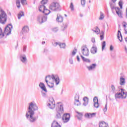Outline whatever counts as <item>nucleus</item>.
Segmentation results:
<instances>
[{
	"instance_id": "338daca9",
	"label": "nucleus",
	"mask_w": 127,
	"mask_h": 127,
	"mask_svg": "<svg viewBox=\"0 0 127 127\" xmlns=\"http://www.w3.org/2000/svg\"><path fill=\"white\" fill-rule=\"evenodd\" d=\"M123 23H125V24H127V22H123Z\"/></svg>"
},
{
	"instance_id": "ddd939ff",
	"label": "nucleus",
	"mask_w": 127,
	"mask_h": 127,
	"mask_svg": "<svg viewBox=\"0 0 127 127\" xmlns=\"http://www.w3.org/2000/svg\"><path fill=\"white\" fill-rule=\"evenodd\" d=\"M20 59L21 63H23V64H27V58L25 55H21L20 56Z\"/></svg>"
},
{
	"instance_id": "6e6552de",
	"label": "nucleus",
	"mask_w": 127,
	"mask_h": 127,
	"mask_svg": "<svg viewBox=\"0 0 127 127\" xmlns=\"http://www.w3.org/2000/svg\"><path fill=\"white\" fill-rule=\"evenodd\" d=\"M12 28V24H8L4 29V33L6 35H9L11 33V29Z\"/></svg>"
},
{
	"instance_id": "e2e57ef3",
	"label": "nucleus",
	"mask_w": 127,
	"mask_h": 127,
	"mask_svg": "<svg viewBox=\"0 0 127 127\" xmlns=\"http://www.w3.org/2000/svg\"><path fill=\"white\" fill-rule=\"evenodd\" d=\"M112 2H116L117 1V0H111Z\"/></svg>"
},
{
	"instance_id": "6e6d98bb",
	"label": "nucleus",
	"mask_w": 127,
	"mask_h": 127,
	"mask_svg": "<svg viewBox=\"0 0 127 127\" xmlns=\"http://www.w3.org/2000/svg\"><path fill=\"white\" fill-rule=\"evenodd\" d=\"M76 58H77L78 62H80V57H79V56H77Z\"/></svg>"
},
{
	"instance_id": "cd10ccee",
	"label": "nucleus",
	"mask_w": 127,
	"mask_h": 127,
	"mask_svg": "<svg viewBox=\"0 0 127 127\" xmlns=\"http://www.w3.org/2000/svg\"><path fill=\"white\" fill-rule=\"evenodd\" d=\"M22 30L24 32H28V31H29V28H28L27 26H25L22 28Z\"/></svg>"
},
{
	"instance_id": "e433bc0d",
	"label": "nucleus",
	"mask_w": 127,
	"mask_h": 127,
	"mask_svg": "<svg viewBox=\"0 0 127 127\" xmlns=\"http://www.w3.org/2000/svg\"><path fill=\"white\" fill-rule=\"evenodd\" d=\"M0 36H1L0 38H2L4 36V33H2V30L1 28H0Z\"/></svg>"
},
{
	"instance_id": "bf43d9fd",
	"label": "nucleus",
	"mask_w": 127,
	"mask_h": 127,
	"mask_svg": "<svg viewBox=\"0 0 127 127\" xmlns=\"http://www.w3.org/2000/svg\"><path fill=\"white\" fill-rule=\"evenodd\" d=\"M127 24H126L123 25V27L125 28H125H127Z\"/></svg>"
},
{
	"instance_id": "ea45409f",
	"label": "nucleus",
	"mask_w": 127,
	"mask_h": 127,
	"mask_svg": "<svg viewBox=\"0 0 127 127\" xmlns=\"http://www.w3.org/2000/svg\"><path fill=\"white\" fill-rule=\"evenodd\" d=\"M104 31H102L101 32V35H100V40H104Z\"/></svg>"
},
{
	"instance_id": "b1692460",
	"label": "nucleus",
	"mask_w": 127,
	"mask_h": 127,
	"mask_svg": "<svg viewBox=\"0 0 127 127\" xmlns=\"http://www.w3.org/2000/svg\"><path fill=\"white\" fill-rule=\"evenodd\" d=\"M126 84V79L123 77H120V85L124 86Z\"/></svg>"
},
{
	"instance_id": "f3484780",
	"label": "nucleus",
	"mask_w": 127,
	"mask_h": 127,
	"mask_svg": "<svg viewBox=\"0 0 127 127\" xmlns=\"http://www.w3.org/2000/svg\"><path fill=\"white\" fill-rule=\"evenodd\" d=\"M63 16H62V15L59 13L57 14V21H58V22H63Z\"/></svg>"
},
{
	"instance_id": "72a5a7b5",
	"label": "nucleus",
	"mask_w": 127,
	"mask_h": 127,
	"mask_svg": "<svg viewBox=\"0 0 127 127\" xmlns=\"http://www.w3.org/2000/svg\"><path fill=\"white\" fill-rule=\"evenodd\" d=\"M99 127H107V124L105 122H102L99 125Z\"/></svg>"
},
{
	"instance_id": "7c9ffc66",
	"label": "nucleus",
	"mask_w": 127,
	"mask_h": 127,
	"mask_svg": "<svg viewBox=\"0 0 127 127\" xmlns=\"http://www.w3.org/2000/svg\"><path fill=\"white\" fill-rule=\"evenodd\" d=\"M92 31H94V32H95L97 34H99V33H100V28L98 27H96L95 30L93 29Z\"/></svg>"
},
{
	"instance_id": "6ab92c4d",
	"label": "nucleus",
	"mask_w": 127,
	"mask_h": 127,
	"mask_svg": "<svg viewBox=\"0 0 127 127\" xmlns=\"http://www.w3.org/2000/svg\"><path fill=\"white\" fill-rule=\"evenodd\" d=\"M40 88L43 90V91H44L46 93H47V89H46V87H45V85L44 83L41 82L39 85Z\"/></svg>"
},
{
	"instance_id": "c03bdc74",
	"label": "nucleus",
	"mask_w": 127,
	"mask_h": 127,
	"mask_svg": "<svg viewBox=\"0 0 127 127\" xmlns=\"http://www.w3.org/2000/svg\"><path fill=\"white\" fill-rule=\"evenodd\" d=\"M104 17H105V16H104V14L102 12H100V16L99 17V19L102 20V19H104Z\"/></svg>"
},
{
	"instance_id": "473e14b6",
	"label": "nucleus",
	"mask_w": 127,
	"mask_h": 127,
	"mask_svg": "<svg viewBox=\"0 0 127 127\" xmlns=\"http://www.w3.org/2000/svg\"><path fill=\"white\" fill-rule=\"evenodd\" d=\"M67 27H68V24L65 23L64 25H63L62 26V28H63L62 29L63 31H64L66 29V28H67Z\"/></svg>"
},
{
	"instance_id": "13d9d810",
	"label": "nucleus",
	"mask_w": 127,
	"mask_h": 127,
	"mask_svg": "<svg viewBox=\"0 0 127 127\" xmlns=\"http://www.w3.org/2000/svg\"><path fill=\"white\" fill-rule=\"evenodd\" d=\"M26 51V46H24L23 47V52H25Z\"/></svg>"
},
{
	"instance_id": "3c124183",
	"label": "nucleus",
	"mask_w": 127,
	"mask_h": 127,
	"mask_svg": "<svg viewBox=\"0 0 127 127\" xmlns=\"http://www.w3.org/2000/svg\"><path fill=\"white\" fill-rule=\"evenodd\" d=\"M42 97H43L44 98H46V97H47V94H46V93H43L42 94Z\"/></svg>"
},
{
	"instance_id": "c9c22d12",
	"label": "nucleus",
	"mask_w": 127,
	"mask_h": 127,
	"mask_svg": "<svg viewBox=\"0 0 127 127\" xmlns=\"http://www.w3.org/2000/svg\"><path fill=\"white\" fill-rule=\"evenodd\" d=\"M106 47V41H103L102 45V50L104 51V49Z\"/></svg>"
},
{
	"instance_id": "f704fd0d",
	"label": "nucleus",
	"mask_w": 127,
	"mask_h": 127,
	"mask_svg": "<svg viewBox=\"0 0 127 127\" xmlns=\"http://www.w3.org/2000/svg\"><path fill=\"white\" fill-rule=\"evenodd\" d=\"M21 0V3L22 4V5H26L27 4V1L26 0Z\"/></svg>"
},
{
	"instance_id": "37998d69",
	"label": "nucleus",
	"mask_w": 127,
	"mask_h": 127,
	"mask_svg": "<svg viewBox=\"0 0 127 127\" xmlns=\"http://www.w3.org/2000/svg\"><path fill=\"white\" fill-rule=\"evenodd\" d=\"M48 2V0H42L41 1V4H46Z\"/></svg>"
},
{
	"instance_id": "a18cd8bd",
	"label": "nucleus",
	"mask_w": 127,
	"mask_h": 127,
	"mask_svg": "<svg viewBox=\"0 0 127 127\" xmlns=\"http://www.w3.org/2000/svg\"><path fill=\"white\" fill-rule=\"evenodd\" d=\"M111 89H112V91L113 92V93H115V92H116V87H115V85H111Z\"/></svg>"
},
{
	"instance_id": "9d476101",
	"label": "nucleus",
	"mask_w": 127,
	"mask_h": 127,
	"mask_svg": "<svg viewBox=\"0 0 127 127\" xmlns=\"http://www.w3.org/2000/svg\"><path fill=\"white\" fill-rule=\"evenodd\" d=\"M81 53H82L84 56H89V49L87 47V46H83L81 48Z\"/></svg>"
},
{
	"instance_id": "c85d7f7f",
	"label": "nucleus",
	"mask_w": 127,
	"mask_h": 127,
	"mask_svg": "<svg viewBox=\"0 0 127 127\" xmlns=\"http://www.w3.org/2000/svg\"><path fill=\"white\" fill-rule=\"evenodd\" d=\"M23 15H24V13L23 12V11H20V12L18 14V19H20V18H21V16H23Z\"/></svg>"
},
{
	"instance_id": "de8ad7c7",
	"label": "nucleus",
	"mask_w": 127,
	"mask_h": 127,
	"mask_svg": "<svg viewBox=\"0 0 127 127\" xmlns=\"http://www.w3.org/2000/svg\"><path fill=\"white\" fill-rule=\"evenodd\" d=\"M108 110V104L106 103L104 109H103L104 112H107V110Z\"/></svg>"
},
{
	"instance_id": "1a4fd4ad",
	"label": "nucleus",
	"mask_w": 127,
	"mask_h": 127,
	"mask_svg": "<svg viewBox=\"0 0 127 127\" xmlns=\"http://www.w3.org/2000/svg\"><path fill=\"white\" fill-rule=\"evenodd\" d=\"M47 106L51 109V110H53L55 108V101L54 99L52 98V99H50L49 101L47 102Z\"/></svg>"
},
{
	"instance_id": "58836bf2",
	"label": "nucleus",
	"mask_w": 127,
	"mask_h": 127,
	"mask_svg": "<svg viewBox=\"0 0 127 127\" xmlns=\"http://www.w3.org/2000/svg\"><path fill=\"white\" fill-rule=\"evenodd\" d=\"M69 7L70 8L71 10L72 11H74V5L73 4V3H72V2H71V3H70Z\"/></svg>"
},
{
	"instance_id": "c756f323",
	"label": "nucleus",
	"mask_w": 127,
	"mask_h": 127,
	"mask_svg": "<svg viewBox=\"0 0 127 127\" xmlns=\"http://www.w3.org/2000/svg\"><path fill=\"white\" fill-rule=\"evenodd\" d=\"M74 99L75 101L74 104L75 105V106H80V105H81V103H80L79 99H76V96H75Z\"/></svg>"
},
{
	"instance_id": "a878e982",
	"label": "nucleus",
	"mask_w": 127,
	"mask_h": 127,
	"mask_svg": "<svg viewBox=\"0 0 127 127\" xmlns=\"http://www.w3.org/2000/svg\"><path fill=\"white\" fill-rule=\"evenodd\" d=\"M46 8V6L45 5L42 4L40 5L39 7V10L41 11V12H43V10H44Z\"/></svg>"
},
{
	"instance_id": "052dcab7",
	"label": "nucleus",
	"mask_w": 127,
	"mask_h": 127,
	"mask_svg": "<svg viewBox=\"0 0 127 127\" xmlns=\"http://www.w3.org/2000/svg\"><path fill=\"white\" fill-rule=\"evenodd\" d=\"M48 51V50H47V49H45L44 50V53H46Z\"/></svg>"
},
{
	"instance_id": "4d7b16f0",
	"label": "nucleus",
	"mask_w": 127,
	"mask_h": 127,
	"mask_svg": "<svg viewBox=\"0 0 127 127\" xmlns=\"http://www.w3.org/2000/svg\"><path fill=\"white\" fill-rule=\"evenodd\" d=\"M82 117L77 116V119L79 121H81V120H82Z\"/></svg>"
},
{
	"instance_id": "dca6fc26",
	"label": "nucleus",
	"mask_w": 127,
	"mask_h": 127,
	"mask_svg": "<svg viewBox=\"0 0 127 127\" xmlns=\"http://www.w3.org/2000/svg\"><path fill=\"white\" fill-rule=\"evenodd\" d=\"M55 44L56 46L59 45L60 48H63V49H65L66 48V44L64 43L56 42Z\"/></svg>"
},
{
	"instance_id": "2f4dec72",
	"label": "nucleus",
	"mask_w": 127,
	"mask_h": 127,
	"mask_svg": "<svg viewBox=\"0 0 127 127\" xmlns=\"http://www.w3.org/2000/svg\"><path fill=\"white\" fill-rule=\"evenodd\" d=\"M16 5L18 8H20V0H16Z\"/></svg>"
},
{
	"instance_id": "20e7f679",
	"label": "nucleus",
	"mask_w": 127,
	"mask_h": 127,
	"mask_svg": "<svg viewBox=\"0 0 127 127\" xmlns=\"http://www.w3.org/2000/svg\"><path fill=\"white\" fill-rule=\"evenodd\" d=\"M7 20V15L6 13L0 8V23L1 24H4Z\"/></svg>"
},
{
	"instance_id": "a19ab883",
	"label": "nucleus",
	"mask_w": 127,
	"mask_h": 127,
	"mask_svg": "<svg viewBox=\"0 0 127 127\" xmlns=\"http://www.w3.org/2000/svg\"><path fill=\"white\" fill-rule=\"evenodd\" d=\"M77 53V49L74 48V50L72 52V56H75Z\"/></svg>"
},
{
	"instance_id": "79ce46f5",
	"label": "nucleus",
	"mask_w": 127,
	"mask_h": 127,
	"mask_svg": "<svg viewBox=\"0 0 127 127\" xmlns=\"http://www.w3.org/2000/svg\"><path fill=\"white\" fill-rule=\"evenodd\" d=\"M119 5L120 6V8H123V0H120L119 2Z\"/></svg>"
},
{
	"instance_id": "bb28decb",
	"label": "nucleus",
	"mask_w": 127,
	"mask_h": 127,
	"mask_svg": "<svg viewBox=\"0 0 127 127\" xmlns=\"http://www.w3.org/2000/svg\"><path fill=\"white\" fill-rule=\"evenodd\" d=\"M50 12H51L50 10H49L46 8H45V9L43 11V13H44L45 14V15H48V14H49V13H50Z\"/></svg>"
},
{
	"instance_id": "412c9836",
	"label": "nucleus",
	"mask_w": 127,
	"mask_h": 127,
	"mask_svg": "<svg viewBox=\"0 0 127 127\" xmlns=\"http://www.w3.org/2000/svg\"><path fill=\"white\" fill-rule=\"evenodd\" d=\"M51 127H61V126L56 121H54L52 123Z\"/></svg>"
},
{
	"instance_id": "4be33fe9",
	"label": "nucleus",
	"mask_w": 127,
	"mask_h": 127,
	"mask_svg": "<svg viewBox=\"0 0 127 127\" xmlns=\"http://www.w3.org/2000/svg\"><path fill=\"white\" fill-rule=\"evenodd\" d=\"M83 106H84V107H86L89 104V98L87 97H85L83 98Z\"/></svg>"
},
{
	"instance_id": "69168bd1",
	"label": "nucleus",
	"mask_w": 127,
	"mask_h": 127,
	"mask_svg": "<svg viewBox=\"0 0 127 127\" xmlns=\"http://www.w3.org/2000/svg\"><path fill=\"white\" fill-rule=\"evenodd\" d=\"M42 44H45V41L42 42Z\"/></svg>"
},
{
	"instance_id": "4468645a",
	"label": "nucleus",
	"mask_w": 127,
	"mask_h": 127,
	"mask_svg": "<svg viewBox=\"0 0 127 127\" xmlns=\"http://www.w3.org/2000/svg\"><path fill=\"white\" fill-rule=\"evenodd\" d=\"M93 102L94 107L98 109V108H99V107L100 106V105L99 104V100L98 99V97H94V98H93Z\"/></svg>"
},
{
	"instance_id": "09e8293b",
	"label": "nucleus",
	"mask_w": 127,
	"mask_h": 127,
	"mask_svg": "<svg viewBox=\"0 0 127 127\" xmlns=\"http://www.w3.org/2000/svg\"><path fill=\"white\" fill-rule=\"evenodd\" d=\"M76 113L77 114V115H79L78 117H83V113H80L79 112H77Z\"/></svg>"
},
{
	"instance_id": "f8f14e48",
	"label": "nucleus",
	"mask_w": 127,
	"mask_h": 127,
	"mask_svg": "<svg viewBox=\"0 0 127 127\" xmlns=\"http://www.w3.org/2000/svg\"><path fill=\"white\" fill-rule=\"evenodd\" d=\"M47 20V16L40 15L38 17V21H39V23H43V22H45Z\"/></svg>"
},
{
	"instance_id": "9b49d317",
	"label": "nucleus",
	"mask_w": 127,
	"mask_h": 127,
	"mask_svg": "<svg viewBox=\"0 0 127 127\" xmlns=\"http://www.w3.org/2000/svg\"><path fill=\"white\" fill-rule=\"evenodd\" d=\"M70 118H71L70 114L65 113L64 114L63 116V117H62L63 121L64 124H66V123H68L69 121H70Z\"/></svg>"
},
{
	"instance_id": "f03ea898",
	"label": "nucleus",
	"mask_w": 127,
	"mask_h": 127,
	"mask_svg": "<svg viewBox=\"0 0 127 127\" xmlns=\"http://www.w3.org/2000/svg\"><path fill=\"white\" fill-rule=\"evenodd\" d=\"M119 92L115 94V98L116 101L120 99H126L127 97V92L125 91V89L121 88L119 89Z\"/></svg>"
},
{
	"instance_id": "0eeeda50",
	"label": "nucleus",
	"mask_w": 127,
	"mask_h": 127,
	"mask_svg": "<svg viewBox=\"0 0 127 127\" xmlns=\"http://www.w3.org/2000/svg\"><path fill=\"white\" fill-rule=\"evenodd\" d=\"M57 113L56 116V119H61V115L64 113V109L63 108V105L62 104L58 105V107L56 108Z\"/></svg>"
},
{
	"instance_id": "f257e3e1",
	"label": "nucleus",
	"mask_w": 127,
	"mask_h": 127,
	"mask_svg": "<svg viewBox=\"0 0 127 127\" xmlns=\"http://www.w3.org/2000/svg\"><path fill=\"white\" fill-rule=\"evenodd\" d=\"M35 111H38V107H37L36 104L34 102L29 103V107L25 116L27 120H28L30 123H35L36 121V117H33Z\"/></svg>"
},
{
	"instance_id": "a211bd4d",
	"label": "nucleus",
	"mask_w": 127,
	"mask_h": 127,
	"mask_svg": "<svg viewBox=\"0 0 127 127\" xmlns=\"http://www.w3.org/2000/svg\"><path fill=\"white\" fill-rule=\"evenodd\" d=\"M96 67H97V64H93L90 66H87V68L89 71H92V70L96 69Z\"/></svg>"
},
{
	"instance_id": "7ed1b4c3",
	"label": "nucleus",
	"mask_w": 127,
	"mask_h": 127,
	"mask_svg": "<svg viewBox=\"0 0 127 127\" xmlns=\"http://www.w3.org/2000/svg\"><path fill=\"white\" fill-rule=\"evenodd\" d=\"M49 8L52 11H61L60 4L57 2H52L49 6Z\"/></svg>"
},
{
	"instance_id": "0e129e2a",
	"label": "nucleus",
	"mask_w": 127,
	"mask_h": 127,
	"mask_svg": "<svg viewBox=\"0 0 127 127\" xmlns=\"http://www.w3.org/2000/svg\"><path fill=\"white\" fill-rule=\"evenodd\" d=\"M80 17H83V14H80Z\"/></svg>"
},
{
	"instance_id": "774afa93",
	"label": "nucleus",
	"mask_w": 127,
	"mask_h": 127,
	"mask_svg": "<svg viewBox=\"0 0 127 127\" xmlns=\"http://www.w3.org/2000/svg\"><path fill=\"white\" fill-rule=\"evenodd\" d=\"M89 3H91V0H89Z\"/></svg>"
},
{
	"instance_id": "39448f33",
	"label": "nucleus",
	"mask_w": 127,
	"mask_h": 127,
	"mask_svg": "<svg viewBox=\"0 0 127 127\" xmlns=\"http://www.w3.org/2000/svg\"><path fill=\"white\" fill-rule=\"evenodd\" d=\"M51 79L54 80V81H55L56 85H59V84L60 83V79L59 78V76H58V75L54 76L53 74L46 76V83H48V80H51Z\"/></svg>"
},
{
	"instance_id": "603ef678",
	"label": "nucleus",
	"mask_w": 127,
	"mask_h": 127,
	"mask_svg": "<svg viewBox=\"0 0 127 127\" xmlns=\"http://www.w3.org/2000/svg\"><path fill=\"white\" fill-rule=\"evenodd\" d=\"M91 41L92 43H96V40L95 39V38H92L91 39Z\"/></svg>"
},
{
	"instance_id": "aec40b11",
	"label": "nucleus",
	"mask_w": 127,
	"mask_h": 127,
	"mask_svg": "<svg viewBox=\"0 0 127 127\" xmlns=\"http://www.w3.org/2000/svg\"><path fill=\"white\" fill-rule=\"evenodd\" d=\"M90 52L92 54H96V53H97V47L95 46V45H94L91 48Z\"/></svg>"
},
{
	"instance_id": "4c0bfd02",
	"label": "nucleus",
	"mask_w": 127,
	"mask_h": 127,
	"mask_svg": "<svg viewBox=\"0 0 127 127\" xmlns=\"http://www.w3.org/2000/svg\"><path fill=\"white\" fill-rule=\"evenodd\" d=\"M49 83L50 84L48 83H47V84L49 88H53V87H54V84L50 82Z\"/></svg>"
},
{
	"instance_id": "5fc2aeb1",
	"label": "nucleus",
	"mask_w": 127,
	"mask_h": 127,
	"mask_svg": "<svg viewBox=\"0 0 127 127\" xmlns=\"http://www.w3.org/2000/svg\"><path fill=\"white\" fill-rule=\"evenodd\" d=\"M69 63L70 64H73V60L72 59H69Z\"/></svg>"
},
{
	"instance_id": "423d86ee",
	"label": "nucleus",
	"mask_w": 127,
	"mask_h": 127,
	"mask_svg": "<svg viewBox=\"0 0 127 127\" xmlns=\"http://www.w3.org/2000/svg\"><path fill=\"white\" fill-rule=\"evenodd\" d=\"M110 5L112 10H114V9H115L117 14H118V15H119L120 17H121V18H123V14L122 13V12H121V9H120V7H115L116 6V2H110Z\"/></svg>"
},
{
	"instance_id": "5701e85b",
	"label": "nucleus",
	"mask_w": 127,
	"mask_h": 127,
	"mask_svg": "<svg viewBox=\"0 0 127 127\" xmlns=\"http://www.w3.org/2000/svg\"><path fill=\"white\" fill-rule=\"evenodd\" d=\"M117 37L120 42H122V41H123V36L122 35V33L121 32V31L120 30H118V31Z\"/></svg>"
},
{
	"instance_id": "8fccbe9b",
	"label": "nucleus",
	"mask_w": 127,
	"mask_h": 127,
	"mask_svg": "<svg viewBox=\"0 0 127 127\" xmlns=\"http://www.w3.org/2000/svg\"><path fill=\"white\" fill-rule=\"evenodd\" d=\"M53 31L54 32H57V31H58V28H54V29H53Z\"/></svg>"
},
{
	"instance_id": "2eb2a0df",
	"label": "nucleus",
	"mask_w": 127,
	"mask_h": 127,
	"mask_svg": "<svg viewBox=\"0 0 127 127\" xmlns=\"http://www.w3.org/2000/svg\"><path fill=\"white\" fill-rule=\"evenodd\" d=\"M95 116H96V113H86L84 115V117L86 119H92L93 117H95Z\"/></svg>"
},
{
	"instance_id": "49530a36",
	"label": "nucleus",
	"mask_w": 127,
	"mask_h": 127,
	"mask_svg": "<svg viewBox=\"0 0 127 127\" xmlns=\"http://www.w3.org/2000/svg\"><path fill=\"white\" fill-rule=\"evenodd\" d=\"M81 5H83V6H85V4H86V0H81Z\"/></svg>"
},
{
	"instance_id": "864d4df0",
	"label": "nucleus",
	"mask_w": 127,
	"mask_h": 127,
	"mask_svg": "<svg viewBox=\"0 0 127 127\" xmlns=\"http://www.w3.org/2000/svg\"><path fill=\"white\" fill-rule=\"evenodd\" d=\"M110 51H113V50H114V47L113 46V45L110 46Z\"/></svg>"
},
{
	"instance_id": "393cba45",
	"label": "nucleus",
	"mask_w": 127,
	"mask_h": 127,
	"mask_svg": "<svg viewBox=\"0 0 127 127\" xmlns=\"http://www.w3.org/2000/svg\"><path fill=\"white\" fill-rule=\"evenodd\" d=\"M80 57L84 62H86L87 63H91V60L84 57L83 56H82V55H80Z\"/></svg>"
},
{
	"instance_id": "680f3d73",
	"label": "nucleus",
	"mask_w": 127,
	"mask_h": 127,
	"mask_svg": "<svg viewBox=\"0 0 127 127\" xmlns=\"http://www.w3.org/2000/svg\"><path fill=\"white\" fill-rule=\"evenodd\" d=\"M125 51H126V53H127V47H125Z\"/></svg>"
}]
</instances>
